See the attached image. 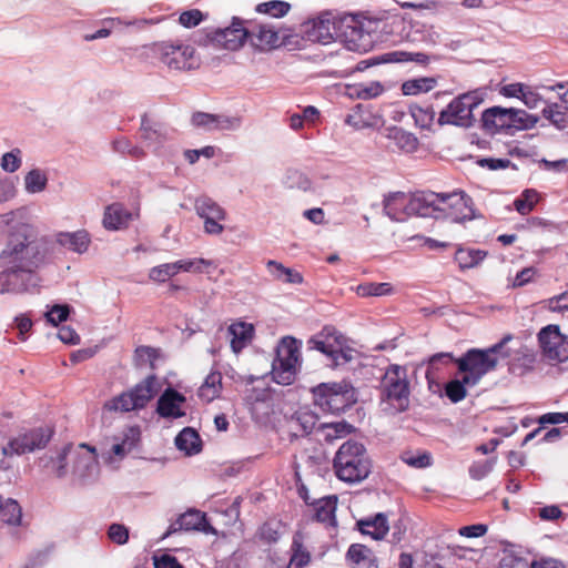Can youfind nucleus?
Masks as SVG:
<instances>
[{
	"label": "nucleus",
	"mask_w": 568,
	"mask_h": 568,
	"mask_svg": "<svg viewBox=\"0 0 568 568\" xmlns=\"http://www.w3.org/2000/svg\"><path fill=\"white\" fill-rule=\"evenodd\" d=\"M44 257L43 245L34 226L28 223L9 226L0 252V265L38 270Z\"/></svg>",
	"instance_id": "nucleus-1"
},
{
	"label": "nucleus",
	"mask_w": 568,
	"mask_h": 568,
	"mask_svg": "<svg viewBox=\"0 0 568 568\" xmlns=\"http://www.w3.org/2000/svg\"><path fill=\"white\" fill-rule=\"evenodd\" d=\"M511 338L513 336L508 334L488 348H470L456 359L458 371L464 374V382L470 386L477 385L487 373L496 368L499 358L509 357L510 352L505 349V345Z\"/></svg>",
	"instance_id": "nucleus-2"
},
{
	"label": "nucleus",
	"mask_w": 568,
	"mask_h": 568,
	"mask_svg": "<svg viewBox=\"0 0 568 568\" xmlns=\"http://www.w3.org/2000/svg\"><path fill=\"white\" fill-rule=\"evenodd\" d=\"M378 20L359 14H345L338 17L337 39L349 51L364 53L369 51L377 40Z\"/></svg>",
	"instance_id": "nucleus-3"
},
{
	"label": "nucleus",
	"mask_w": 568,
	"mask_h": 568,
	"mask_svg": "<svg viewBox=\"0 0 568 568\" xmlns=\"http://www.w3.org/2000/svg\"><path fill=\"white\" fill-rule=\"evenodd\" d=\"M336 476L346 483H357L371 473V462L365 447L353 440L344 443L334 458Z\"/></svg>",
	"instance_id": "nucleus-4"
},
{
	"label": "nucleus",
	"mask_w": 568,
	"mask_h": 568,
	"mask_svg": "<svg viewBox=\"0 0 568 568\" xmlns=\"http://www.w3.org/2000/svg\"><path fill=\"white\" fill-rule=\"evenodd\" d=\"M314 404L323 412L339 414L353 406L357 398L354 387L346 383H322L312 389Z\"/></svg>",
	"instance_id": "nucleus-5"
},
{
	"label": "nucleus",
	"mask_w": 568,
	"mask_h": 568,
	"mask_svg": "<svg viewBox=\"0 0 568 568\" xmlns=\"http://www.w3.org/2000/svg\"><path fill=\"white\" fill-rule=\"evenodd\" d=\"M301 343L292 337L285 336L276 347V357L272 363V377L275 383L291 385L297 375V367L301 357Z\"/></svg>",
	"instance_id": "nucleus-6"
},
{
	"label": "nucleus",
	"mask_w": 568,
	"mask_h": 568,
	"mask_svg": "<svg viewBox=\"0 0 568 568\" xmlns=\"http://www.w3.org/2000/svg\"><path fill=\"white\" fill-rule=\"evenodd\" d=\"M434 210L432 217L448 219L453 222H464L475 217L473 200L463 191L448 193L434 192Z\"/></svg>",
	"instance_id": "nucleus-7"
},
{
	"label": "nucleus",
	"mask_w": 568,
	"mask_h": 568,
	"mask_svg": "<svg viewBox=\"0 0 568 568\" xmlns=\"http://www.w3.org/2000/svg\"><path fill=\"white\" fill-rule=\"evenodd\" d=\"M161 384L155 375H149L138 383L132 389L123 392L108 402L104 407L108 410L131 412L144 408L159 393Z\"/></svg>",
	"instance_id": "nucleus-8"
},
{
	"label": "nucleus",
	"mask_w": 568,
	"mask_h": 568,
	"mask_svg": "<svg viewBox=\"0 0 568 568\" xmlns=\"http://www.w3.org/2000/svg\"><path fill=\"white\" fill-rule=\"evenodd\" d=\"M71 456L72 474L79 480H84L98 469L97 449L88 444H80L77 449L72 445L63 448L58 457L55 469L57 477H63L67 473V458Z\"/></svg>",
	"instance_id": "nucleus-9"
},
{
	"label": "nucleus",
	"mask_w": 568,
	"mask_h": 568,
	"mask_svg": "<svg viewBox=\"0 0 568 568\" xmlns=\"http://www.w3.org/2000/svg\"><path fill=\"white\" fill-rule=\"evenodd\" d=\"M484 101L483 93L469 91L455 98L444 110L440 111L438 123L450 124L462 128H470L474 124V110Z\"/></svg>",
	"instance_id": "nucleus-10"
},
{
	"label": "nucleus",
	"mask_w": 568,
	"mask_h": 568,
	"mask_svg": "<svg viewBox=\"0 0 568 568\" xmlns=\"http://www.w3.org/2000/svg\"><path fill=\"white\" fill-rule=\"evenodd\" d=\"M152 50L159 61L170 70L189 71L199 68L200 60L195 49L182 42L161 41L153 44Z\"/></svg>",
	"instance_id": "nucleus-11"
},
{
	"label": "nucleus",
	"mask_w": 568,
	"mask_h": 568,
	"mask_svg": "<svg viewBox=\"0 0 568 568\" xmlns=\"http://www.w3.org/2000/svg\"><path fill=\"white\" fill-rule=\"evenodd\" d=\"M434 192H393V221L403 222L410 216L432 217Z\"/></svg>",
	"instance_id": "nucleus-12"
},
{
	"label": "nucleus",
	"mask_w": 568,
	"mask_h": 568,
	"mask_svg": "<svg viewBox=\"0 0 568 568\" xmlns=\"http://www.w3.org/2000/svg\"><path fill=\"white\" fill-rule=\"evenodd\" d=\"M248 29L244 22L234 17L232 24L224 29H215L206 34L207 41L214 47L236 51L248 40Z\"/></svg>",
	"instance_id": "nucleus-13"
},
{
	"label": "nucleus",
	"mask_w": 568,
	"mask_h": 568,
	"mask_svg": "<svg viewBox=\"0 0 568 568\" xmlns=\"http://www.w3.org/2000/svg\"><path fill=\"white\" fill-rule=\"evenodd\" d=\"M0 294H23L29 291L37 270L0 265Z\"/></svg>",
	"instance_id": "nucleus-14"
},
{
	"label": "nucleus",
	"mask_w": 568,
	"mask_h": 568,
	"mask_svg": "<svg viewBox=\"0 0 568 568\" xmlns=\"http://www.w3.org/2000/svg\"><path fill=\"white\" fill-rule=\"evenodd\" d=\"M337 23L338 18L324 12L304 23L305 37L312 42L328 44L338 37Z\"/></svg>",
	"instance_id": "nucleus-15"
},
{
	"label": "nucleus",
	"mask_w": 568,
	"mask_h": 568,
	"mask_svg": "<svg viewBox=\"0 0 568 568\" xmlns=\"http://www.w3.org/2000/svg\"><path fill=\"white\" fill-rule=\"evenodd\" d=\"M544 355L551 361L568 359V339L560 333L558 325H548L538 334Z\"/></svg>",
	"instance_id": "nucleus-16"
},
{
	"label": "nucleus",
	"mask_w": 568,
	"mask_h": 568,
	"mask_svg": "<svg viewBox=\"0 0 568 568\" xmlns=\"http://www.w3.org/2000/svg\"><path fill=\"white\" fill-rule=\"evenodd\" d=\"M194 207L200 217L204 220V230L207 234L217 235L224 230L220 223L226 217L225 210L209 196H200L194 202Z\"/></svg>",
	"instance_id": "nucleus-17"
},
{
	"label": "nucleus",
	"mask_w": 568,
	"mask_h": 568,
	"mask_svg": "<svg viewBox=\"0 0 568 568\" xmlns=\"http://www.w3.org/2000/svg\"><path fill=\"white\" fill-rule=\"evenodd\" d=\"M50 437L51 433L43 428L32 429L10 440L8 447L3 448V453L21 455L40 449L47 445Z\"/></svg>",
	"instance_id": "nucleus-18"
},
{
	"label": "nucleus",
	"mask_w": 568,
	"mask_h": 568,
	"mask_svg": "<svg viewBox=\"0 0 568 568\" xmlns=\"http://www.w3.org/2000/svg\"><path fill=\"white\" fill-rule=\"evenodd\" d=\"M180 530L190 531L199 530L203 532H215L214 528L210 525L206 514L197 509H189L172 523L164 537L175 534Z\"/></svg>",
	"instance_id": "nucleus-19"
},
{
	"label": "nucleus",
	"mask_w": 568,
	"mask_h": 568,
	"mask_svg": "<svg viewBox=\"0 0 568 568\" xmlns=\"http://www.w3.org/2000/svg\"><path fill=\"white\" fill-rule=\"evenodd\" d=\"M409 406V384L407 368L393 365V410L404 412Z\"/></svg>",
	"instance_id": "nucleus-20"
},
{
	"label": "nucleus",
	"mask_w": 568,
	"mask_h": 568,
	"mask_svg": "<svg viewBox=\"0 0 568 568\" xmlns=\"http://www.w3.org/2000/svg\"><path fill=\"white\" fill-rule=\"evenodd\" d=\"M186 402L184 395L168 387L159 397L156 413L163 418H180L185 415L181 406Z\"/></svg>",
	"instance_id": "nucleus-21"
},
{
	"label": "nucleus",
	"mask_w": 568,
	"mask_h": 568,
	"mask_svg": "<svg viewBox=\"0 0 568 568\" xmlns=\"http://www.w3.org/2000/svg\"><path fill=\"white\" fill-rule=\"evenodd\" d=\"M191 122L196 128L205 130H233L240 125L237 118H230L220 114H212L206 112H194Z\"/></svg>",
	"instance_id": "nucleus-22"
},
{
	"label": "nucleus",
	"mask_w": 568,
	"mask_h": 568,
	"mask_svg": "<svg viewBox=\"0 0 568 568\" xmlns=\"http://www.w3.org/2000/svg\"><path fill=\"white\" fill-rule=\"evenodd\" d=\"M248 32L251 44L261 51L271 50L280 45L278 32L270 24H258L248 29Z\"/></svg>",
	"instance_id": "nucleus-23"
},
{
	"label": "nucleus",
	"mask_w": 568,
	"mask_h": 568,
	"mask_svg": "<svg viewBox=\"0 0 568 568\" xmlns=\"http://www.w3.org/2000/svg\"><path fill=\"white\" fill-rule=\"evenodd\" d=\"M356 528L364 536H369L374 540H382L389 530L387 516L379 513L375 516L358 519Z\"/></svg>",
	"instance_id": "nucleus-24"
},
{
	"label": "nucleus",
	"mask_w": 568,
	"mask_h": 568,
	"mask_svg": "<svg viewBox=\"0 0 568 568\" xmlns=\"http://www.w3.org/2000/svg\"><path fill=\"white\" fill-rule=\"evenodd\" d=\"M314 348L321 353L333 357L339 344L345 343V337L332 326H325L322 332L311 341Z\"/></svg>",
	"instance_id": "nucleus-25"
},
{
	"label": "nucleus",
	"mask_w": 568,
	"mask_h": 568,
	"mask_svg": "<svg viewBox=\"0 0 568 568\" xmlns=\"http://www.w3.org/2000/svg\"><path fill=\"white\" fill-rule=\"evenodd\" d=\"M231 348L235 354L244 349L254 336V326L243 321L235 322L229 326Z\"/></svg>",
	"instance_id": "nucleus-26"
},
{
	"label": "nucleus",
	"mask_w": 568,
	"mask_h": 568,
	"mask_svg": "<svg viewBox=\"0 0 568 568\" xmlns=\"http://www.w3.org/2000/svg\"><path fill=\"white\" fill-rule=\"evenodd\" d=\"M304 500L310 504L307 497H304ZM311 505L314 509L315 520L328 526H336L335 511L337 507V497L335 495L320 498L318 500L311 503Z\"/></svg>",
	"instance_id": "nucleus-27"
},
{
	"label": "nucleus",
	"mask_w": 568,
	"mask_h": 568,
	"mask_svg": "<svg viewBox=\"0 0 568 568\" xmlns=\"http://www.w3.org/2000/svg\"><path fill=\"white\" fill-rule=\"evenodd\" d=\"M317 415L308 408H300L288 419V426L294 436H305L312 433Z\"/></svg>",
	"instance_id": "nucleus-28"
},
{
	"label": "nucleus",
	"mask_w": 568,
	"mask_h": 568,
	"mask_svg": "<svg viewBox=\"0 0 568 568\" xmlns=\"http://www.w3.org/2000/svg\"><path fill=\"white\" fill-rule=\"evenodd\" d=\"M510 109L493 106L483 112V126L490 132H499L509 129Z\"/></svg>",
	"instance_id": "nucleus-29"
},
{
	"label": "nucleus",
	"mask_w": 568,
	"mask_h": 568,
	"mask_svg": "<svg viewBox=\"0 0 568 568\" xmlns=\"http://www.w3.org/2000/svg\"><path fill=\"white\" fill-rule=\"evenodd\" d=\"M57 242L72 252L82 254L88 251L91 237L85 230L60 232L57 234Z\"/></svg>",
	"instance_id": "nucleus-30"
},
{
	"label": "nucleus",
	"mask_w": 568,
	"mask_h": 568,
	"mask_svg": "<svg viewBox=\"0 0 568 568\" xmlns=\"http://www.w3.org/2000/svg\"><path fill=\"white\" fill-rule=\"evenodd\" d=\"M131 220L132 214L121 203H113L105 209L103 225L108 230H120Z\"/></svg>",
	"instance_id": "nucleus-31"
},
{
	"label": "nucleus",
	"mask_w": 568,
	"mask_h": 568,
	"mask_svg": "<svg viewBox=\"0 0 568 568\" xmlns=\"http://www.w3.org/2000/svg\"><path fill=\"white\" fill-rule=\"evenodd\" d=\"M222 374L219 371L211 372L197 390L199 398L204 403H211L220 397L222 392Z\"/></svg>",
	"instance_id": "nucleus-32"
},
{
	"label": "nucleus",
	"mask_w": 568,
	"mask_h": 568,
	"mask_svg": "<svg viewBox=\"0 0 568 568\" xmlns=\"http://www.w3.org/2000/svg\"><path fill=\"white\" fill-rule=\"evenodd\" d=\"M383 92L384 87L377 81L354 83L346 87V94L352 99L369 100Z\"/></svg>",
	"instance_id": "nucleus-33"
},
{
	"label": "nucleus",
	"mask_w": 568,
	"mask_h": 568,
	"mask_svg": "<svg viewBox=\"0 0 568 568\" xmlns=\"http://www.w3.org/2000/svg\"><path fill=\"white\" fill-rule=\"evenodd\" d=\"M175 445L187 455L196 454L201 450V438L193 428L186 427L176 436Z\"/></svg>",
	"instance_id": "nucleus-34"
},
{
	"label": "nucleus",
	"mask_w": 568,
	"mask_h": 568,
	"mask_svg": "<svg viewBox=\"0 0 568 568\" xmlns=\"http://www.w3.org/2000/svg\"><path fill=\"white\" fill-rule=\"evenodd\" d=\"M346 560L353 565L367 564L368 567L377 566L372 550L362 544H352L346 552Z\"/></svg>",
	"instance_id": "nucleus-35"
},
{
	"label": "nucleus",
	"mask_w": 568,
	"mask_h": 568,
	"mask_svg": "<svg viewBox=\"0 0 568 568\" xmlns=\"http://www.w3.org/2000/svg\"><path fill=\"white\" fill-rule=\"evenodd\" d=\"M141 138L149 143H162L166 136L162 124L152 122L146 114L141 119Z\"/></svg>",
	"instance_id": "nucleus-36"
},
{
	"label": "nucleus",
	"mask_w": 568,
	"mask_h": 568,
	"mask_svg": "<svg viewBox=\"0 0 568 568\" xmlns=\"http://www.w3.org/2000/svg\"><path fill=\"white\" fill-rule=\"evenodd\" d=\"M291 558L286 568H304L311 561V554L306 550L300 536L293 538Z\"/></svg>",
	"instance_id": "nucleus-37"
},
{
	"label": "nucleus",
	"mask_w": 568,
	"mask_h": 568,
	"mask_svg": "<svg viewBox=\"0 0 568 568\" xmlns=\"http://www.w3.org/2000/svg\"><path fill=\"white\" fill-rule=\"evenodd\" d=\"M320 430L326 442L332 443L354 432V426L346 422L326 423L320 426Z\"/></svg>",
	"instance_id": "nucleus-38"
},
{
	"label": "nucleus",
	"mask_w": 568,
	"mask_h": 568,
	"mask_svg": "<svg viewBox=\"0 0 568 568\" xmlns=\"http://www.w3.org/2000/svg\"><path fill=\"white\" fill-rule=\"evenodd\" d=\"M400 459L408 466L417 469L430 467L433 456L427 450H405L400 454Z\"/></svg>",
	"instance_id": "nucleus-39"
},
{
	"label": "nucleus",
	"mask_w": 568,
	"mask_h": 568,
	"mask_svg": "<svg viewBox=\"0 0 568 568\" xmlns=\"http://www.w3.org/2000/svg\"><path fill=\"white\" fill-rule=\"evenodd\" d=\"M486 257V252L474 248H459L455 253V261L460 268L477 266Z\"/></svg>",
	"instance_id": "nucleus-40"
},
{
	"label": "nucleus",
	"mask_w": 568,
	"mask_h": 568,
	"mask_svg": "<svg viewBox=\"0 0 568 568\" xmlns=\"http://www.w3.org/2000/svg\"><path fill=\"white\" fill-rule=\"evenodd\" d=\"M0 517L9 525L19 526L22 519V509L18 501L11 498L6 501L1 500Z\"/></svg>",
	"instance_id": "nucleus-41"
},
{
	"label": "nucleus",
	"mask_w": 568,
	"mask_h": 568,
	"mask_svg": "<svg viewBox=\"0 0 568 568\" xmlns=\"http://www.w3.org/2000/svg\"><path fill=\"white\" fill-rule=\"evenodd\" d=\"M291 4L282 0H272L267 2L258 3L255 7L257 13L267 14L273 18H282L288 13Z\"/></svg>",
	"instance_id": "nucleus-42"
},
{
	"label": "nucleus",
	"mask_w": 568,
	"mask_h": 568,
	"mask_svg": "<svg viewBox=\"0 0 568 568\" xmlns=\"http://www.w3.org/2000/svg\"><path fill=\"white\" fill-rule=\"evenodd\" d=\"M436 85L434 78L412 79L402 84L404 95H415L422 92H428Z\"/></svg>",
	"instance_id": "nucleus-43"
},
{
	"label": "nucleus",
	"mask_w": 568,
	"mask_h": 568,
	"mask_svg": "<svg viewBox=\"0 0 568 568\" xmlns=\"http://www.w3.org/2000/svg\"><path fill=\"white\" fill-rule=\"evenodd\" d=\"M509 129L527 130L531 129L538 122V118L527 113L524 110L510 108Z\"/></svg>",
	"instance_id": "nucleus-44"
},
{
	"label": "nucleus",
	"mask_w": 568,
	"mask_h": 568,
	"mask_svg": "<svg viewBox=\"0 0 568 568\" xmlns=\"http://www.w3.org/2000/svg\"><path fill=\"white\" fill-rule=\"evenodd\" d=\"M281 521L268 520L265 521L257 530L256 536L261 541L272 545L278 541L281 537Z\"/></svg>",
	"instance_id": "nucleus-45"
},
{
	"label": "nucleus",
	"mask_w": 568,
	"mask_h": 568,
	"mask_svg": "<svg viewBox=\"0 0 568 568\" xmlns=\"http://www.w3.org/2000/svg\"><path fill=\"white\" fill-rule=\"evenodd\" d=\"M542 116L558 129H565L567 125L565 108L558 103H548L542 109Z\"/></svg>",
	"instance_id": "nucleus-46"
},
{
	"label": "nucleus",
	"mask_w": 568,
	"mask_h": 568,
	"mask_svg": "<svg viewBox=\"0 0 568 568\" xmlns=\"http://www.w3.org/2000/svg\"><path fill=\"white\" fill-rule=\"evenodd\" d=\"M538 202V193L532 189L525 190L519 197L514 201V206L521 215L529 214Z\"/></svg>",
	"instance_id": "nucleus-47"
},
{
	"label": "nucleus",
	"mask_w": 568,
	"mask_h": 568,
	"mask_svg": "<svg viewBox=\"0 0 568 568\" xmlns=\"http://www.w3.org/2000/svg\"><path fill=\"white\" fill-rule=\"evenodd\" d=\"M393 141L407 153L414 152L418 146V140L414 134L396 128H393Z\"/></svg>",
	"instance_id": "nucleus-48"
},
{
	"label": "nucleus",
	"mask_w": 568,
	"mask_h": 568,
	"mask_svg": "<svg viewBox=\"0 0 568 568\" xmlns=\"http://www.w3.org/2000/svg\"><path fill=\"white\" fill-rule=\"evenodd\" d=\"M48 179L43 172L38 169L31 170L24 178L26 189L30 193H38L45 189Z\"/></svg>",
	"instance_id": "nucleus-49"
},
{
	"label": "nucleus",
	"mask_w": 568,
	"mask_h": 568,
	"mask_svg": "<svg viewBox=\"0 0 568 568\" xmlns=\"http://www.w3.org/2000/svg\"><path fill=\"white\" fill-rule=\"evenodd\" d=\"M285 184L290 189L307 191L311 187V180L297 169H287Z\"/></svg>",
	"instance_id": "nucleus-50"
},
{
	"label": "nucleus",
	"mask_w": 568,
	"mask_h": 568,
	"mask_svg": "<svg viewBox=\"0 0 568 568\" xmlns=\"http://www.w3.org/2000/svg\"><path fill=\"white\" fill-rule=\"evenodd\" d=\"M467 386L468 385L464 382V377L462 379H453L445 386L446 396L450 399V402L458 403L466 397Z\"/></svg>",
	"instance_id": "nucleus-51"
},
{
	"label": "nucleus",
	"mask_w": 568,
	"mask_h": 568,
	"mask_svg": "<svg viewBox=\"0 0 568 568\" xmlns=\"http://www.w3.org/2000/svg\"><path fill=\"white\" fill-rule=\"evenodd\" d=\"M454 361L452 353H437L429 357L428 366L426 369V377L432 379L436 376V372L439 371L440 366L447 365Z\"/></svg>",
	"instance_id": "nucleus-52"
},
{
	"label": "nucleus",
	"mask_w": 568,
	"mask_h": 568,
	"mask_svg": "<svg viewBox=\"0 0 568 568\" xmlns=\"http://www.w3.org/2000/svg\"><path fill=\"white\" fill-rule=\"evenodd\" d=\"M393 63L416 62L418 64H426L429 57L420 52H408L404 50H393Z\"/></svg>",
	"instance_id": "nucleus-53"
},
{
	"label": "nucleus",
	"mask_w": 568,
	"mask_h": 568,
	"mask_svg": "<svg viewBox=\"0 0 568 568\" xmlns=\"http://www.w3.org/2000/svg\"><path fill=\"white\" fill-rule=\"evenodd\" d=\"M359 296H381L390 292L389 283H364L359 284L356 290Z\"/></svg>",
	"instance_id": "nucleus-54"
},
{
	"label": "nucleus",
	"mask_w": 568,
	"mask_h": 568,
	"mask_svg": "<svg viewBox=\"0 0 568 568\" xmlns=\"http://www.w3.org/2000/svg\"><path fill=\"white\" fill-rule=\"evenodd\" d=\"M393 34L396 32L398 37V41H414L415 38L412 36V24L400 16L393 17ZM395 40L393 39V43Z\"/></svg>",
	"instance_id": "nucleus-55"
},
{
	"label": "nucleus",
	"mask_w": 568,
	"mask_h": 568,
	"mask_svg": "<svg viewBox=\"0 0 568 568\" xmlns=\"http://www.w3.org/2000/svg\"><path fill=\"white\" fill-rule=\"evenodd\" d=\"M113 148L116 152L128 154L133 159L140 160L145 156V152L142 148L132 145L126 139H119L113 142Z\"/></svg>",
	"instance_id": "nucleus-56"
},
{
	"label": "nucleus",
	"mask_w": 568,
	"mask_h": 568,
	"mask_svg": "<svg viewBox=\"0 0 568 568\" xmlns=\"http://www.w3.org/2000/svg\"><path fill=\"white\" fill-rule=\"evenodd\" d=\"M495 463L496 458L473 463L468 470L469 476L475 480L483 479L493 470Z\"/></svg>",
	"instance_id": "nucleus-57"
},
{
	"label": "nucleus",
	"mask_w": 568,
	"mask_h": 568,
	"mask_svg": "<svg viewBox=\"0 0 568 568\" xmlns=\"http://www.w3.org/2000/svg\"><path fill=\"white\" fill-rule=\"evenodd\" d=\"M175 276L174 267L171 263H164L152 267L149 272V278L153 282L164 283Z\"/></svg>",
	"instance_id": "nucleus-58"
},
{
	"label": "nucleus",
	"mask_w": 568,
	"mask_h": 568,
	"mask_svg": "<svg viewBox=\"0 0 568 568\" xmlns=\"http://www.w3.org/2000/svg\"><path fill=\"white\" fill-rule=\"evenodd\" d=\"M69 314H70L69 305L55 304L45 313V318H47V322H49L53 326H58L59 323L67 321Z\"/></svg>",
	"instance_id": "nucleus-59"
},
{
	"label": "nucleus",
	"mask_w": 568,
	"mask_h": 568,
	"mask_svg": "<svg viewBox=\"0 0 568 568\" xmlns=\"http://www.w3.org/2000/svg\"><path fill=\"white\" fill-rule=\"evenodd\" d=\"M410 114L416 124L420 128H429L435 118V111L432 108L423 109L419 106L412 108Z\"/></svg>",
	"instance_id": "nucleus-60"
},
{
	"label": "nucleus",
	"mask_w": 568,
	"mask_h": 568,
	"mask_svg": "<svg viewBox=\"0 0 568 568\" xmlns=\"http://www.w3.org/2000/svg\"><path fill=\"white\" fill-rule=\"evenodd\" d=\"M20 154L21 151L19 149H14L10 152L4 153L1 158V168L6 172H16L21 165Z\"/></svg>",
	"instance_id": "nucleus-61"
},
{
	"label": "nucleus",
	"mask_w": 568,
	"mask_h": 568,
	"mask_svg": "<svg viewBox=\"0 0 568 568\" xmlns=\"http://www.w3.org/2000/svg\"><path fill=\"white\" fill-rule=\"evenodd\" d=\"M545 307L550 312L564 313L568 311V291L545 301Z\"/></svg>",
	"instance_id": "nucleus-62"
},
{
	"label": "nucleus",
	"mask_w": 568,
	"mask_h": 568,
	"mask_svg": "<svg viewBox=\"0 0 568 568\" xmlns=\"http://www.w3.org/2000/svg\"><path fill=\"white\" fill-rule=\"evenodd\" d=\"M204 20V14L199 9L183 11L179 17V22L185 28H194Z\"/></svg>",
	"instance_id": "nucleus-63"
},
{
	"label": "nucleus",
	"mask_w": 568,
	"mask_h": 568,
	"mask_svg": "<svg viewBox=\"0 0 568 568\" xmlns=\"http://www.w3.org/2000/svg\"><path fill=\"white\" fill-rule=\"evenodd\" d=\"M108 537L118 545H124L129 540V529L121 524H112L108 529Z\"/></svg>",
	"instance_id": "nucleus-64"
}]
</instances>
